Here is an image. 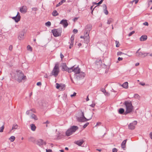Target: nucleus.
<instances>
[{
    "mask_svg": "<svg viewBox=\"0 0 152 152\" xmlns=\"http://www.w3.org/2000/svg\"><path fill=\"white\" fill-rule=\"evenodd\" d=\"M14 79L19 83L21 82L22 80H24L26 79V77L24 75L23 73L20 70H17L16 73L14 77Z\"/></svg>",
    "mask_w": 152,
    "mask_h": 152,
    "instance_id": "nucleus-1",
    "label": "nucleus"
},
{
    "mask_svg": "<svg viewBox=\"0 0 152 152\" xmlns=\"http://www.w3.org/2000/svg\"><path fill=\"white\" fill-rule=\"evenodd\" d=\"M123 104L125 105L126 108L124 115H126L127 114L130 113L132 112L133 109V107L131 101H126L124 102Z\"/></svg>",
    "mask_w": 152,
    "mask_h": 152,
    "instance_id": "nucleus-2",
    "label": "nucleus"
},
{
    "mask_svg": "<svg viewBox=\"0 0 152 152\" xmlns=\"http://www.w3.org/2000/svg\"><path fill=\"white\" fill-rule=\"evenodd\" d=\"M78 117L77 116L76 118L77 121L80 122H85L91 119L92 118V115L89 119L86 118L84 116V113L81 110H80L78 113Z\"/></svg>",
    "mask_w": 152,
    "mask_h": 152,
    "instance_id": "nucleus-3",
    "label": "nucleus"
},
{
    "mask_svg": "<svg viewBox=\"0 0 152 152\" xmlns=\"http://www.w3.org/2000/svg\"><path fill=\"white\" fill-rule=\"evenodd\" d=\"M59 72V64L58 63H56L55 64V66L51 73V74L52 75L56 77L58 74Z\"/></svg>",
    "mask_w": 152,
    "mask_h": 152,
    "instance_id": "nucleus-4",
    "label": "nucleus"
},
{
    "mask_svg": "<svg viewBox=\"0 0 152 152\" xmlns=\"http://www.w3.org/2000/svg\"><path fill=\"white\" fill-rule=\"evenodd\" d=\"M78 128L77 126H72L66 132V134L67 136L71 135L73 132H75Z\"/></svg>",
    "mask_w": 152,
    "mask_h": 152,
    "instance_id": "nucleus-5",
    "label": "nucleus"
},
{
    "mask_svg": "<svg viewBox=\"0 0 152 152\" xmlns=\"http://www.w3.org/2000/svg\"><path fill=\"white\" fill-rule=\"evenodd\" d=\"M62 29L59 28L57 29H54L51 31L53 36L55 37H57L61 35Z\"/></svg>",
    "mask_w": 152,
    "mask_h": 152,
    "instance_id": "nucleus-6",
    "label": "nucleus"
},
{
    "mask_svg": "<svg viewBox=\"0 0 152 152\" xmlns=\"http://www.w3.org/2000/svg\"><path fill=\"white\" fill-rule=\"evenodd\" d=\"M137 124V121H134L132 123H130L128 125V128L131 130H133L135 128V126Z\"/></svg>",
    "mask_w": 152,
    "mask_h": 152,
    "instance_id": "nucleus-7",
    "label": "nucleus"
},
{
    "mask_svg": "<svg viewBox=\"0 0 152 152\" xmlns=\"http://www.w3.org/2000/svg\"><path fill=\"white\" fill-rule=\"evenodd\" d=\"M85 73L80 72L76 75V78L77 80L83 79L85 77Z\"/></svg>",
    "mask_w": 152,
    "mask_h": 152,
    "instance_id": "nucleus-8",
    "label": "nucleus"
},
{
    "mask_svg": "<svg viewBox=\"0 0 152 152\" xmlns=\"http://www.w3.org/2000/svg\"><path fill=\"white\" fill-rule=\"evenodd\" d=\"M37 144L38 145L40 146L44 144L45 145H46V143L44 142L43 140L42 139H39L37 141Z\"/></svg>",
    "mask_w": 152,
    "mask_h": 152,
    "instance_id": "nucleus-9",
    "label": "nucleus"
},
{
    "mask_svg": "<svg viewBox=\"0 0 152 152\" xmlns=\"http://www.w3.org/2000/svg\"><path fill=\"white\" fill-rule=\"evenodd\" d=\"M61 70L63 71H66L68 67L67 66L65 63H62L61 65Z\"/></svg>",
    "mask_w": 152,
    "mask_h": 152,
    "instance_id": "nucleus-10",
    "label": "nucleus"
},
{
    "mask_svg": "<svg viewBox=\"0 0 152 152\" xmlns=\"http://www.w3.org/2000/svg\"><path fill=\"white\" fill-rule=\"evenodd\" d=\"M26 30L25 29H23L22 31H20L18 36V38H22L24 37V34H25Z\"/></svg>",
    "mask_w": 152,
    "mask_h": 152,
    "instance_id": "nucleus-11",
    "label": "nucleus"
},
{
    "mask_svg": "<svg viewBox=\"0 0 152 152\" xmlns=\"http://www.w3.org/2000/svg\"><path fill=\"white\" fill-rule=\"evenodd\" d=\"M60 24H62L64 28L66 27L68 25L66 20H62L60 22Z\"/></svg>",
    "mask_w": 152,
    "mask_h": 152,
    "instance_id": "nucleus-12",
    "label": "nucleus"
},
{
    "mask_svg": "<svg viewBox=\"0 0 152 152\" xmlns=\"http://www.w3.org/2000/svg\"><path fill=\"white\" fill-rule=\"evenodd\" d=\"M27 7L26 6H23L22 7H21L20 9V12L23 13H26L27 11Z\"/></svg>",
    "mask_w": 152,
    "mask_h": 152,
    "instance_id": "nucleus-13",
    "label": "nucleus"
},
{
    "mask_svg": "<svg viewBox=\"0 0 152 152\" xmlns=\"http://www.w3.org/2000/svg\"><path fill=\"white\" fill-rule=\"evenodd\" d=\"M73 72L76 75L78 73H79V72H81L80 68L78 67V66L75 68L74 67L73 68Z\"/></svg>",
    "mask_w": 152,
    "mask_h": 152,
    "instance_id": "nucleus-14",
    "label": "nucleus"
},
{
    "mask_svg": "<svg viewBox=\"0 0 152 152\" xmlns=\"http://www.w3.org/2000/svg\"><path fill=\"white\" fill-rule=\"evenodd\" d=\"M89 32L88 31H85L83 36H81L80 38H89Z\"/></svg>",
    "mask_w": 152,
    "mask_h": 152,
    "instance_id": "nucleus-15",
    "label": "nucleus"
},
{
    "mask_svg": "<svg viewBox=\"0 0 152 152\" xmlns=\"http://www.w3.org/2000/svg\"><path fill=\"white\" fill-rule=\"evenodd\" d=\"M84 142V141L83 140H81L77 141H75V143L79 146H81V145Z\"/></svg>",
    "mask_w": 152,
    "mask_h": 152,
    "instance_id": "nucleus-16",
    "label": "nucleus"
},
{
    "mask_svg": "<svg viewBox=\"0 0 152 152\" xmlns=\"http://www.w3.org/2000/svg\"><path fill=\"white\" fill-rule=\"evenodd\" d=\"M92 26L90 25H88L86 26L85 27V31H88L89 32V31L91 29Z\"/></svg>",
    "mask_w": 152,
    "mask_h": 152,
    "instance_id": "nucleus-17",
    "label": "nucleus"
},
{
    "mask_svg": "<svg viewBox=\"0 0 152 152\" xmlns=\"http://www.w3.org/2000/svg\"><path fill=\"white\" fill-rule=\"evenodd\" d=\"M32 112L35 113V110L34 109H31L30 110H27L26 112V114L27 115H29L30 114H33L32 113Z\"/></svg>",
    "mask_w": 152,
    "mask_h": 152,
    "instance_id": "nucleus-18",
    "label": "nucleus"
},
{
    "mask_svg": "<svg viewBox=\"0 0 152 152\" xmlns=\"http://www.w3.org/2000/svg\"><path fill=\"white\" fill-rule=\"evenodd\" d=\"M121 86L124 88L127 89L128 88V83L127 82H125L123 83Z\"/></svg>",
    "mask_w": 152,
    "mask_h": 152,
    "instance_id": "nucleus-19",
    "label": "nucleus"
},
{
    "mask_svg": "<svg viewBox=\"0 0 152 152\" xmlns=\"http://www.w3.org/2000/svg\"><path fill=\"white\" fill-rule=\"evenodd\" d=\"M127 140V139L124 140L121 143V148L123 149H124L126 147V144Z\"/></svg>",
    "mask_w": 152,
    "mask_h": 152,
    "instance_id": "nucleus-20",
    "label": "nucleus"
},
{
    "mask_svg": "<svg viewBox=\"0 0 152 152\" xmlns=\"http://www.w3.org/2000/svg\"><path fill=\"white\" fill-rule=\"evenodd\" d=\"M31 118L34 119L35 120H37L38 119V118H37V115H36L34 114H31Z\"/></svg>",
    "mask_w": 152,
    "mask_h": 152,
    "instance_id": "nucleus-21",
    "label": "nucleus"
},
{
    "mask_svg": "<svg viewBox=\"0 0 152 152\" xmlns=\"http://www.w3.org/2000/svg\"><path fill=\"white\" fill-rule=\"evenodd\" d=\"M118 113L121 114H124L125 112L123 108H120L118 110Z\"/></svg>",
    "mask_w": 152,
    "mask_h": 152,
    "instance_id": "nucleus-22",
    "label": "nucleus"
},
{
    "mask_svg": "<svg viewBox=\"0 0 152 152\" xmlns=\"http://www.w3.org/2000/svg\"><path fill=\"white\" fill-rule=\"evenodd\" d=\"M74 67V66L70 67V68H68L66 71L68 72V73H71L73 72V68Z\"/></svg>",
    "mask_w": 152,
    "mask_h": 152,
    "instance_id": "nucleus-23",
    "label": "nucleus"
},
{
    "mask_svg": "<svg viewBox=\"0 0 152 152\" xmlns=\"http://www.w3.org/2000/svg\"><path fill=\"white\" fill-rule=\"evenodd\" d=\"M30 126L31 130L34 131L36 130V127L34 124H32L30 125Z\"/></svg>",
    "mask_w": 152,
    "mask_h": 152,
    "instance_id": "nucleus-24",
    "label": "nucleus"
},
{
    "mask_svg": "<svg viewBox=\"0 0 152 152\" xmlns=\"http://www.w3.org/2000/svg\"><path fill=\"white\" fill-rule=\"evenodd\" d=\"M15 22L16 23L18 22L20 20L21 17L20 16H18L16 15L15 16Z\"/></svg>",
    "mask_w": 152,
    "mask_h": 152,
    "instance_id": "nucleus-25",
    "label": "nucleus"
},
{
    "mask_svg": "<svg viewBox=\"0 0 152 152\" xmlns=\"http://www.w3.org/2000/svg\"><path fill=\"white\" fill-rule=\"evenodd\" d=\"M28 141L30 142H34L35 141V138L33 137H30L28 139Z\"/></svg>",
    "mask_w": 152,
    "mask_h": 152,
    "instance_id": "nucleus-26",
    "label": "nucleus"
},
{
    "mask_svg": "<svg viewBox=\"0 0 152 152\" xmlns=\"http://www.w3.org/2000/svg\"><path fill=\"white\" fill-rule=\"evenodd\" d=\"M58 15V13L56 10H54L52 13V15L54 16H56Z\"/></svg>",
    "mask_w": 152,
    "mask_h": 152,
    "instance_id": "nucleus-27",
    "label": "nucleus"
},
{
    "mask_svg": "<svg viewBox=\"0 0 152 152\" xmlns=\"http://www.w3.org/2000/svg\"><path fill=\"white\" fill-rule=\"evenodd\" d=\"M65 85L64 84H61L60 88V90L62 91L65 89Z\"/></svg>",
    "mask_w": 152,
    "mask_h": 152,
    "instance_id": "nucleus-28",
    "label": "nucleus"
},
{
    "mask_svg": "<svg viewBox=\"0 0 152 152\" xmlns=\"http://www.w3.org/2000/svg\"><path fill=\"white\" fill-rule=\"evenodd\" d=\"M18 126L16 124H14L12 125V128L11 130L13 129H18Z\"/></svg>",
    "mask_w": 152,
    "mask_h": 152,
    "instance_id": "nucleus-29",
    "label": "nucleus"
},
{
    "mask_svg": "<svg viewBox=\"0 0 152 152\" xmlns=\"http://www.w3.org/2000/svg\"><path fill=\"white\" fill-rule=\"evenodd\" d=\"M15 139V137L13 136H11V137L9 138V140L11 142H12L14 141Z\"/></svg>",
    "mask_w": 152,
    "mask_h": 152,
    "instance_id": "nucleus-30",
    "label": "nucleus"
},
{
    "mask_svg": "<svg viewBox=\"0 0 152 152\" xmlns=\"http://www.w3.org/2000/svg\"><path fill=\"white\" fill-rule=\"evenodd\" d=\"M143 53L142 52H140L137 55V56L138 57H143Z\"/></svg>",
    "mask_w": 152,
    "mask_h": 152,
    "instance_id": "nucleus-31",
    "label": "nucleus"
},
{
    "mask_svg": "<svg viewBox=\"0 0 152 152\" xmlns=\"http://www.w3.org/2000/svg\"><path fill=\"white\" fill-rule=\"evenodd\" d=\"M4 123L3 125L0 127V132H3V130L4 128Z\"/></svg>",
    "mask_w": 152,
    "mask_h": 152,
    "instance_id": "nucleus-32",
    "label": "nucleus"
},
{
    "mask_svg": "<svg viewBox=\"0 0 152 152\" xmlns=\"http://www.w3.org/2000/svg\"><path fill=\"white\" fill-rule=\"evenodd\" d=\"M27 49L28 50L30 51H32V48L30 45H28L27 46Z\"/></svg>",
    "mask_w": 152,
    "mask_h": 152,
    "instance_id": "nucleus-33",
    "label": "nucleus"
},
{
    "mask_svg": "<svg viewBox=\"0 0 152 152\" xmlns=\"http://www.w3.org/2000/svg\"><path fill=\"white\" fill-rule=\"evenodd\" d=\"M113 21V20L112 18H109L107 20V24H110Z\"/></svg>",
    "mask_w": 152,
    "mask_h": 152,
    "instance_id": "nucleus-34",
    "label": "nucleus"
},
{
    "mask_svg": "<svg viewBox=\"0 0 152 152\" xmlns=\"http://www.w3.org/2000/svg\"><path fill=\"white\" fill-rule=\"evenodd\" d=\"M139 0H133L132 1L130 2V4H131L132 5L133 3L135 2V4H136L137 3V2H138Z\"/></svg>",
    "mask_w": 152,
    "mask_h": 152,
    "instance_id": "nucleus-35",
    "label": "nucleus"
},
{
    "mask_svg": "<svg viewBox=\"0 0 152 152\" xmlns=\"http://www.w3.org/2000/svg\"><path fill=\"white\" fill-rule=\"evenodd\" d=\"M116 47H118L120 46V44H119V42L118 41H115Z\"/></svg>",
    "mask_w": 152,
    "mask_h": 152,
    "instance_id": "nucleus-36",
    "label": "nucleus"
},
{
    "mask_svg": "<svg viewBox=\"0 0 152 152\" xmlns=\"http://www.w3.org/2000/svg\"><path fill=\"white\" fill-rule=\"evenodd\" d=\"M45 25L47 26H50L51 25V23L50 22L48 21L45 23Z\"/></svg>",
    "mask_w": 152,
    "mask_h": 152,
    "instance_id": "nucleus-37",
    "label": "nucleus"
},
{
    "mask_svg": "<svg viewBox=\"0 0 152 152\" xmlns=\"http://www.w3.org/2000/svg\"><path fill=\"white\" fill-rule=\"evenodd\" d=\"M104 12L106 15H107L108 14V12L107 10V8L104 9Z\"/></svg>",
    "mask_w": 152,
    "mask_h": 152,
    "instance_id": "nucleus-38",
    "label": "nucleus"
},
{
    "mask_svg": "<svg viewBox=\"0 0 152 152\" xmlns=\"http://www.w3.org/2000/svg\"><path fill=\"white\" fill-rule=\"evenodd\" d=\"M56 88L57 89H59L60 88V85L58 83H56Z\"/></svg>",
    "mask_w": 152,
    "mask_h": 152,
    "instance_id": "nucleus-39",
    "label": "nucleus"
},
{
    "mask_svg": "<svg viewBox=\"0 0 152 152\" xmlns=\"http://www.w3.org/2000/svg\"><path fill=\"white\" fill-rule=\"evenodd\" d=\"M140 38H147V36L146 35H143Z\"/></svg>",
    "mask_w": 152,
    "mask_h": 152,
    "instance_id": "nucleus-40",
    "label": "nucleus"
},
{
    "mask_svg": "<svg viewBox=\"0 0 152 152\" xmlns=\"http://www.w3.org/2000/svg\"><path fill=\"white\" fill-rule=\"evenodd\" d=\"M89 123L88 122L86 123V124H85L83 126V127L85 128H86L88 125L89 124Z\"/></svg>",
    "mask_w": 152,
    "mask_h": 152,
    "instance_id": "nucleus-41",
    "label": "nucleus"
},
{
    "mask_svg": "<svg viewBox=\"0 0 152 152\" xmlns=\"http://www.w3.org/2000/svg\"><path fill=\"white\" fill-rule=\"evenodd\" d=\"M124 53L121 52L119 51L118 52L117 55L118 56H120Z\"/></svg>",
    "mask_w": 152,
    "mask_h": 152,
    "instance_id": "nucleus-42",
    "label": "nucleus"
},
{
    "mask_svg": "<svg viewBox=\"0 0 152 152\" xmlns=\"http://www.w3.org/2000/svg\"><path fill=\"white\" fill-rule=\"evenodd\" d=\"M149 53H144L143 57H145V56H147Z\"/></svg>",
    "mask_w": 152,
    "mask_h": 152,
    "instance_id": "nucleus-43",
    "label": "nucleus"
},
{
    "mask_svg": "<svg viewBox=\"0 0 152 152\" xmlns=\"http://www.w3.org/2000/svg\"><path fill=\"white\" fill-rule=\"evenodd\" d=\"M102 124V123L101 122H98L97 123H96V125H95V127H96V126H99L100 125H101Z\"/></svg>",
    "mask_w": 152,
    "mask_h": 152,
    "instance_id": "nucleus-44",
    "label": "nucleus"
},
{
    "mask_svg": "<svg viewBox=\"0 0 152 152\" xmlns=\"http://www.w3.org/2000/svg\"><path fill=\"white\" fill-rule=\"evenodd\" d=\"M135 32V31H133L131 32H130L128 34V36H131L132 34H133Z\"/></svg>",
    "mask_w": 152,
    "mask_h": 152,
    "instance_id": "nucleus-45",
    "label": "nucleus"
},
{
    "mask_svg": "<svg viewBox=\"0 0 152 152\" xmlns=\"http://www.w3.org/2000/svg\"><path fill=\"white\" fill-rule=\"evenodd\" d=\"M73 32L74 33V34H76L78 32V30L77 29H74L73 31Z\"/></svg>",
    "mask_w": 152,
    "mask_h": 152,
    "instance_id": "nucleus-46",
    "label": "nucleus"
},
{
    "mask_svg": "<svg viewBox=\"0 0 152 152\" xmlns=\"http://www.w3.org/2000/svg\"><path fill=\"white\" fill-rule=\"evenodd\" d=\"M13 47L12 45H10L9 48V50L10 51H12V49Z\"/></svg>",
    "mask_w": 152,
    "mask_h": 152,
    "instance_id": "nucleus-47",
    "label": "nucleus"
},
{
    "mask_svg": "<svg viewBox=\"0 0 152 152\" xmlns=\"http://www.w3.org/2000/svg\"><path fill=\"white\" fill-rule=\"evenodd\" d=\"M101 91L104 93L106 92V91L105 89L103 88L101 89Z\"/></svg>",
    "mask_w": 152,
    "mask_h": 152,
    "instance_id": "nucleus-48",
    "label": "nucleus"
},
{
    "mask_svg": "<svg viewBox=\"0 0 152 152\" xmlns=\"http://www.w3.org/2000/svg\"><path fill=\"white\" fill-rule=\"evenodd\" d=\"M112 151L113 152H117L118 150L117 148H114L113 149Z\"/></svg>",
    "mask_w": 152,
    "mask_h": 152,
    "instance_id": "nucleus-49",
    "label": "nucleus"
},
{
    "mask_svg": "<svg viewBox=\"0 0 152 152\" xmlns=\"http://www.w3.org/2000/svg\"><path fill=\"white\" fill-rule=\"evenodd\" d=\"M140 50V48L135 53L136 56H137V55L138 54V53H139V51Z\"/></svg>",
    "mask_w": 152,
    "mask_h": 152,
    "instance_id": "nucleus-50",
    "label": "nucleus"
},
{
    "mask_svg": "<svg viewBox=\"0 0 152 152\" xmlns=\"http://www.w3.org/2000/svg\"><path fill=\"white\" fill-rule=\"evenodd\" d=\"M104 0H101L98 3H97V4L99 5L101 4H102Z\"/></svg>",
    "mask_w": 152,
    "mask_h": 152,
    "instance_id": "nucleus-51",
    "label": "nucleus"
},
{
    "mask_svg": "<svg viewBox=\"0 0 152 152\" xmlns=\"http://www.w3.org/2000/svg\"><path fill=\"white\" fill-rule=\"evenodd\" d=\"M76 93L75 92H74L73 94H71L70 95L71 97H72L73 96H75L76 95Z\"/></svg>",
    "mask_w": 152,
    "mask_h": 152,
    "instance_id": "nucleus-52",
    "label": "nucleus"
},
{
    "mask_svg": "<svg viewBox=\"0 0 152 152\" xmlns=\"http://www.w3.org/2000/svg\"><path fill=\"white\" fill-rule=\"evenodd\" d=\"M102 7H103V9L107 8L106 5L105 4H103L102 5Z\"/></svg>",
    "mask_w": 152,
    "mask_h": 152,
    "instance_id": "nucleus-53",
    "label": "nucleus"
},
{
    "mask_svg": "<svg viewBox=\"0 0 152 152\" xmlns=\"http://www.w3.org/2000/svg\"><path fill=\"white\" fill-rule=\"evenodd\" d=\"M60 55V57L61 58V59L62 60L63 58L64 57V55L62 54L61 53Z\"/></svg>",
    "mask_w": 152,
    "mask_h": 152,
    "instance_id": "nucleus-54",
    "label": "nucleus"
},
{
    "mask_svg": "<svg viewBox=\"0 0 152 152\" xmlns=\"http://www.w3.org/2000/svg\"><path fill=\"white\" fill-rule=\"evenodd\" d=\"M143 25L145 26H148V23L147 22H145V23H143Z\"/></svg>",
    "mask_w": 152,
    "mask_h": 152,
    "instance_id": "nucleus-55",
    "label": "nucleus"
},
{
    "mask_svg": "<svg viewBox=\"0 0 152 152\" xmlns=\"http://www.w3.org/2000/svg\"><path fill=\"white\" fill-rule=\"evenodd\" d=\"M95 105V103H93L90 105V106L92 107H94Z\"/></svg>",
    "mask_w": 152,
    "mask_h": 152,
    "instance_id": "nucleus-56",
    "label": "nucleus"
},
{
    "mask_svg": "<svg viewBox=\"0 0 152 152\" xmlns=\"http://www.w3.org/2000/svg\"><path fill=\"white\" fill-rule=\"evenodd\" d=\"M73 44L70 43V44L69 46V48L70 49L71 48L73 47Z\"/></svg>",
    "mask_w": 152,
    "mask_h": 152,
    "instance_id": "nucleus-57",
    "label": "nucleus"
},
{
    "mask_svg": "<svg viewBox=\"0 0 152 152\" xmlns=\"http://www.w3.org/2000/svg\"><path fill=\"white\" fill-rule=\"evenodd\" d=\"M61 4H61V2H60L58 4H56V7H58L60 6V5H61Z\"/></svg>",
    "mask_w": 152,
    "mask_h": 152,
    "instance_id": "nucleus-58",
    "label": "nucleus"
},
{
    "mask_svg": "<svg viewBox=\"0 0 152 152\" xmlns=\"http://www.w3.org/2000/svg\"><path fill=\"white\" fill-rule=\"evenodd\" d=\"M41 84H42L40 82H37V85L38 86H41Z\"/></svg>",
    "mask_w": 152,
    "mask_h": 152,
    "instance_id": "nucleus-59",
    "label": "nucleus"
},
{
    "mask_svg": "<svg viewBox=\"0 0 152 152\" xmlns=\"http://www.w3.org/2000/svg\"><path fill=\"white\" fill-rule=\"evenodd\" d=\"M104 94L105 95H106L107 96H109L110 95V94L109 93H108L107 92H106L104 93Z\"/></svg>",
    "mask_w": 152,
    "mask_h": 152,
    "instance_id": "nucleus-60",
    "label": "nucleus"
},
{
    "mask_svg": "<svg viewBox=\"0 0 152 152\" xmlns=\"http://www.w3.org/2000/svg\"><path fill=\"white\" fill-rule=\"evenodd\" d=\"M139 95L137 94H134V96L135 97L138 98L139 97Z\"/></svg>",
    "mask_w": 152,
    "mask_h": 152,
    "instance_id": "nucleus-61",
    "label": "nucleus"
},
{
    "mask_svg": "<svg viewBox=\"0 0 152 152\" xmlns=\"http://www.w3.org/2000/svg\"><path fill=\"white\" fill-rule=\"evenodd\" d=\"M118 60L119 61H122V60H123V58H121L120 57H119L118 58Z\"/></svg>",
    "mask_w": 152,
    "mask_h": 152,
    "instance_id": "nucleus-62",
    "label": "nucleus"
},
{
    "mask_svg": "<svg viewBox=\"0 0 152 152\" xmlns=\"http://www.w3.org/2000/svg\"><path fill=\"white\" fill-rule=\"evenodd\" d=\"M150 138L152 139V132H151L149 134Z\"/></svg>",
    "mask_w": 152,
    "mask_h": 152,
    "instance_id": "nucleus-63",
    "label": "nucleus"
},
{
    "mask_svg": "<svg viewBox=\"0 0 152 152\" xmlns=\"http://www.w3.org/2000/svg\"><path fill=\"white\" fill-rule=\"evenodd\" d=\"M46 152H52V150L51 149L46 150Z\"/></svg>",
    "mask_w": 152,
    "mask_h": 152,
    "instance_id": "nucleus-64",
    "label": "nucleus"
}]
</instances>
